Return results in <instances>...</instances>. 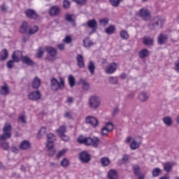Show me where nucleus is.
Segmentation results:
<instances>
[{"label":"nucleus","mask_w":179,"mask_h":179,"mask_svg":"<svg viewBox=\"0 0 179 179\" xmlns=\"http://www.w3.org/2000/svg\"><path fill=\"white\" fill-rule=\"evenodd\" d=\"M9 93V87L6 84L4 86L1 87L0 88V94L1 96H8Z\"/></svg>","instance_id":"nucleus-26"},{"label":"nucleus","mask_w":179,"mask_h":179,"mask_svg":"<svg viewBox=\"0 0 179 179\" xmlns=\"http://www.w3.org/2000/svg\"><path fill=\"white\" fill-rule=\"evenodd\" d=\"M78 143H83L87 146H93V148H98L99 143H100V139L97 137H87V138H82L80 137L78 139Z\"/></svg>","instance_id":"nucleus-2"},{"label":"nucleus","mask_w":179,"mask_h":179,"mask_svg":"<svg viewBox=\"0 0 179 179\" xmlns=\"http://www.w3.org/2000/svg\"><path fill=\"white\" fill-rule=\"evenodd\" d=\"M20 57H22V52L20 51L14 52L12 55L13 61L14 62H19V61H20Z\"/></svg>","instance_id":"nucleus-23"},{"label":"nucleus","mask_w":179,"mask_h":179,"mask_svg":"<svg viewBox=\"0 0 179 179\" xmlns=\"http://www.w3.org/2000/svg\"><path fill=\"white\" fill-rule=\"evenodd\" d=\"M87 124H90L92 127H94V128H96L97 125H99V120L97 118L93 116H87L85 120Z\"/></svg>","instance_id":"nucleus-10"},{"label":"nucleus","mask_w":179,"mask_h":179,"mask_svg":"<svg viewBox=\"0 0 179 179\" xmlns=\"http://www.w3.org/2000/svg\"><path fill=\"white\" fill-rule=\"evenodd\" d=\"M38 26L34 25L33 27H29V29L28 30V34L29 36H33V34H36L37 31H38Z\"/></svg>","instance_id":"nucleus-29"},{"label":"nucleus","mask_w":179,"mask_h":179,"mask_svg":"<svg viewBox=\"0 0 179 179\" xmlns=\"http://www.w3.org/2000/svg\"><path fill=\"white\" fill-rule=\"evenodd\" d=\"M134 173L135 176H139L141 174V168H139V166L138 165L134 166Z\"/></svg>","instance_id":"nucleus-50"},{"label":"nucleus","mask_w":179,"mask_h":179,"mask_svg":"<svg viewBox=\"0 0 179 179\" xmlns=\"http://www.w3.org/2000/svg\"><path fill=\"white\" fill-rule=\"evenodd\" d=\"M105 33H106V34L108 36H110V34H114V33H115V26L110 25L105 29Z\"/></svg>","instance_id":"nucleus-27"},{"label":"nucleus","mask_w":179,"mask_h":179,"mask_svg":"<svg viewBox=\"0 0 179 179\" xmlns=\"http://www.w3.org/2000/svg\"><path fill=\"white\" fill-rule=\"evenodd\" d=\"M13 64H15L13 60H9L7 62V68H8V69H12V68H13Z\"/></svg>","instance_id":"nucleus-56"},{"label":"nucleus","mask_w":179,"mask_h":179,"mask_svg":"<svg viewBox=\"0 0 179 179\" xmlns=\"http://www.w3.org/2000/svg\"><path fill=\"white\" fill-rule=\"evenodd\" d=\"M61 12V8L58 6H53L49 10L50 16H58Z\"/></svg>","instance_id":"nucleus-15"},{"label":"nucleus","mask_w":179,"mask_h":179,"mask_svg":"<svg viewBox=\"0 0 179 179\" xmlns=\"http://www.w3.org/2000/svg\"><path fill=\"white\" fill-rule=\"evenodd\" d=\"M120 36L122 40H128L129 38V34H128V31L125 30H122L120 33Z\"/></svg>","instance_id":"nucleus-37"},{"label":"nucleus","mask_w":179,"mask_h":179,"mask_svg":"<svg viewBox=\"0 0 179 179\" xmlns=\"http://www.w3.org/2000/svg\"><path fill=\"white\" fill-rule=\"evenodd\" d=\"M69 83L71 87H73L75 86V78L73 76L70 75L69 76Z\"/></svg>","instance_id":"nucleus-45"},{"label":"nucleus","mask_w":179,"mask_h":179,"mask_svg":"<svg viewBox=\"0 0 179 179\" xmlns=\"http://www.w3.org/2000/svg\"><path fill=\"white\" fill-rule=\"evenodd\" d=\"M28 99L34 101H36V100H40V99H41V93H40V91L30 92L28 94Z\"/></svg>","instance_id":"nucleus-11"},{"label":"nucleus","mask_w":179,"mask_h":179,"mask_svg":"<svg viewBox=\"0 0 179 179\" xmlns=\"http://www.w3.org/2000/svg\"><path fill=\"white\" fill-rule=\"evenodd\" d=\"M65 20H66V22H69V23H71L73 27L76 26V22H75V20L72 18V15L69 13L66 14Z\"/></svg>","instance_id":"nucleus-30"},{"label":"nucleus","mask_w":179,"mask_h":179,"mask_svg":"<svg viewBox=\"0 0 179 179\" xmlns=\"http://www.w3.org/2000/svg\"><path fill=\"white\" fill-rule=\"evenodd\" d=\"M102 135H104L105 136H107L108 135V133L110 132L106 127L102 128L101 129Z\"/></svg>","instance_id":"nucleus-61"},{"label":"nucleus","mask_w":179,"mask_h":179,"mask_svg":"<svg viewBox=\"0 0 179 179\" xmlns=\"http://www.w3.org/2000/svg\"><path fill=\"white\" fill-rule=\"evenodd\" d=\"M84 47H92L94 43L90 40V37H87L83 40Z\"/></svg>","instance_id":"nucleus-33"},{"label":"nucleus","mask_w":179,"mask_h":179,"mask_svg":"<svg viewBox=\"0 0 179 179\" xmlns=\"http://www.w3.org/2000/svg\"><path fill=\"white\" fill-rule=\"evenodd\" d=\"M18 122H21L22 124H26V116H20L18 118Z\"/></svg>","instance_id":"nucleus-58"},{"label":"nucleus","mask_w":179,"mask_h":179,"mask_svg":"<svg viewBox=\"0 0 179 179\" xmlns=\"http://www.w3.org/2000/svg\"><path fill=\"white\" fill-rule=\"evenodd\" d=\"M62 167H68L69 166V161L66 158H64L60 162Z\"/></svg>","instance_id":"nucleus-47"},{"label":"nucleus","mask_w":179,"mask_h":179,"mask_svg":"<svg viewBox=\"0 0 179 179\" xmlns=\"http://www.w3.org/2000/svg\"><path fill=\"white\" fill-rule=\"evenodd\" d=\"M108 82L110 85H117L118 83V78L110 76L108 78Z\"/></svg>","instance_id":"nucleus-40"},{"label":"nucleus","mask_w":179,"mask_h":179,"mask_svg":"<svg viewBox=\"0 0 179 179\" xmlns=\"http://www.w3.org/2000/svg\"><path fill=\"white\" fill-rule=\"evenodd\" d=\"M1 61H5V59H6L8 58V57H9V52H8V50L6 49H3L1 52Z\"/></svg>","instance_id":"nucleus-35"},{"label":"nucleus","mask_w":179,"mask_h":179,"mask_svg":"<svg viewBox=\"0 0 179 179\" xmlns=\"http://www.w3.org/2000/svg\"><path fill=\"white\" fill-rule=\"evenodd\" d=\"M105 127L109 131V132H111V131L114 129V124H113L111 122H107Z\"/></svg>","instance_id":"nucleus-51"},{"label":"nucleus","mask_w":179,"mask_h":179,"mask_svg":"<svg viewBox=\"0 0 179 179\" xmlns=\"http://www.w3.org/2000/svg\"><path fill=\"white\" fill-rule=\"evenodd\" d=\"M164 171L166 173H170L171 171V169H173V166H174V163L173 162H166L163 164Z\"/></svg>","instance_id":"nucleus-22"},{"label":"nucleus","mask_w":179,"mask_h":179,"mask_svg":"<svg viewBox=\"0 0 179 179\" xmlns=\"http://www.w3.org/2000/svg\"><path fill=\"white\" fill-rule=\"evenodd\" d=\"M76 60L79 68H85V62L83 61V56L82 55H78Z\"/></svg>","instance_id":"nucleus-21"},{"label":"nucleus","mask_w":179,"mask_h":179,"mask_svg":"<svg viewBox=\"0 0 179 179\" xmlns=\"http://www.w3.org/2000/svg\"><path fill=\"white\" fill-rule=\"evenodd\" d=\"M164 23V19H163L162 17H155L153 20L151 21V22L148 24V27L150 29V30H155L156 27H159V29H162Z\"/></svg>","instance_id":"nucleus-3"},{"label":"nucleus","mask_w":179,"mask_h":179,"mask_svg":"<svg viewBox=\"0 0 179 179\" xmlns=\"http://www.w3.org/2000/svg\"><path fill=\"white\" fill-rule=\"evenodd\" d=\"M30 148H31V145L28 141H23L20 145V149L22 150H27V149H30Z\"/></svg>","instance_id":"nucleus-20"},{"label":"nucleus","mask_w":179,"mask_h":179,"mask_svg":"<svg viewBox=\"0 0 179 179\" xmlns=\"http://www.w3.org/2000/svg\"><path fill=\"white\" fill-rule=\"evenodd\" d=\"M78 5H86L87 0H73Z\"/></svg>","instance_id":"nucleus-55"},{"label":"nucleus","mask_w":179,"mask_h":179,"mask_svg":"<svg viewBox=\"0 0 179 179\" xmlns=\"http://www.w3.org/2000/svg\"><path fill=\"white\" fill-rule=\"evenodd\" d=\"M101 101H100V98L97 96H92L90 97L89 99V106L90 108H92V110H97L99 107H100Z\"/></svg>","instance_id":"nucleus-5"},{"label":"nucleus","mask_w":179,"mask_h":179,"mask_svg":"<svg viewBox=\"0 0 179 179\" xmlns=\"http://www.w3.org/2000/svg\"><path fill=\"white\" fill-rule=\"evenodd\" d=\"M65 153H66V150H62L59 151V152L56 155V159H61V157H63V156H65Z\"/></svg>","instance_id":"nucleus-49"},{"label":"nucleus","mask_w":179,"mask_h":179,"mask_svg":"<svg viewBox=\"0 0 179 179\" xmlns=\"http://www.w3.org/2000/svg\"><path fill=\"white\" fill-rule=\"evenodd\" d=\"M44 55V49L43 48H39L36 53L37 58H43Z\"/></svg>","instance_id":"nucleus-46"},{"label":"nucleus","mask_w":179,"mask_h":179,"mask_svg":"<svg viewBox=\"0 0 179 179\" xmlns=\"http://www.w3.org/2000/svg\"><path fill=\"white\" fill-rule=\"evenodd\" d=\"M29 22L23 21L20 27V33H21V34H26V33H29Z\"/></svg>","instance_id":"nucleus-14"},{"label":"nucleus","mask_w":179,"mask_h":179,"mask_svg":"<svg viewBox=\"0 0 179 179\" xmlns=\"http://www.w3.org/2000/svg\"><path fill=\"white\" fill-rule=\"evenodd\" d=\"M162 173V170L159 168H155L152 171L153 177H158V176Z\"/></svg>","instance_id":"nucleus-48"},{"label":"nucleus","mask_w":179,"mask_h":179,"mask_svg":"<svg viewBox=\"0 0 179 179\" xmlns=\"http://www.w3.org/2000/svg\"><path fill=\"white\" fill-rule=\"evenodd\" d=\"M138 99L141 103H145L149 100V94L145 92H141L138 95Z\"/></svg>","instance_id":"nucleus-17"},{"label":"nucleus","mask_w":179,"mask_h":179,"mask_svg":"<svg viewBox=\"0 0 179 179\" xmlns=\"http://www.w3.org/2000/svg\"><path fill=\"white\" fill-rule=\"evenodd\" d=\"M46 132H47V129H45V127H41V129L39 130L38 138L39 139H41L42 136L43 135H45Z\"/></svg>","instance_id":"nucleus-39"},{"label":"nucleus","mask_w":179,"mask_h":179,"mask_svg":"<svg viewBox=\"0 0 179 179\" xmlns=\"http://www.w3.org/2000/svg\"><path fill=\"white\" fill-rule=\"evenodd\" d=\"M138 55L140 58H146V57H149V50L143 49L139 52Z\"/></svg>","instance_id":"nucleus-34"},{"label":"nucleus","mask_w":179,"mask_h":179,"mask_svg":"<svg viewBox=\"0 0 179 179\" xmlns=\"http://www.w3.org/2000/svg\"><path fill=\"white\" fill-rule=\"evenodd\" d=\"M108 22H110L108 18H102L99 20V24L106 27V25L108 24Z\"/></svg>","instance_id":"nucleus-43"},{"label":"nucleus","mask_w":179,"mask_h":179,"mask_svg":"<svg viewBox=\"0 0 179 179\" xmlns=\"http://www.w3.org/2000/svg\"><path fill=\"white\" fill-rule=\"evenodd\" d=\"M175 71L179 73V62H175V67H174Z\"/></svg>","instance_id":"nucleus-64"},{"label":"nucleus","mask_w":179,"mask_h":179,"mask_svg":"<svg viewBox=\"0 0 179 179\" xmlns=\"http://www.w3.org/2000/svg\"><path fill=\"white\" fill-rule=\"evenodd\" d=\"M139 15L143 20H149L150 19V11L147 8H141L139 10Z\"/></svg>","instance_id":"nucleus-7"},{"label":"nucleus","mask_w":179,"mask_h":179,"mask_svg":"<svg viewBox=\"0 0 179 179\" xmlns=\"http://www.w3.org/2000/svg\"><path fill=\"white\" fill-rule=\"evenodd\" d=\"M64 117L65 118H69V119L72 118V112H65Z\"/></svg>","instance_id":"nucleus-62"},{"label":"nucleus","mask_w":179,"mask_h":179,"mask_svg":"<svg viewBox=\"0 0 179 179\" xmlns=\"http://www.w3.org/2000/svg\"><path fill=\"white\" fill-rule=\"evenodd\" d=\"M143 43L145 45H153L155 39L153 38H150V36H145L143 39Z\"/></svg>","instance_id":"nucleus-19"},{"label":"nucleus","mask_w":179,"mask_h":179,"mask_svg":"<svg viewBox=\"0 0 179 179\" xmlns=\"http://www.w3.org/2000/svg\"><path fill=\"white\" fill-rule=\"evenodd\" d=\"M112 6L117 8L120 6V3L122 2V0H109Z\"/></svg>","instance_id":"nucleus-41"},{"label":"nucleus","mask_w":179,"mask_h":179,"mask_svg":"<svg viewBox=\"0 0 179 179\" xmlns=\"http://www.w3.org/2000/svg\"><path fill=\"white\" fill-rule=\"evenodd\" d=\"M22 61L23 64H26V65H29V66L34 65V62L27 56L22 57Z\"/></svg>","instance_id":"nucleus-18"},{"label":"nucleus","mask_w":179,"mask_h":179,"mask_svg":"<svg viewBox=\"0 0 179 179\" xmlns=\"http://www.w3.org/2000/svg\"><path fill=\"white\" fill-rule=\"evenodd\" d=\"M80 160L82 162V163L87 164L90 160H92V158L90 157V155L87 153L86 151H83L79 155Z\"/></svg>","instance_id":"nucleus-6"},{"label":"nucleus","mask_w":179,"mask_h":179,"mask_svg":"<svg viewBox=\"0 0 179 179\" xmlns=\"http://www.w3.org/2000/svg\"><path fill=\"white\" fill-rule=\"evenodd\" d=\"M130 148L132 150H135L139 148V143H137L135 140H134L131 144Z\"/></svg>","instance_id":"nucleus-42"},{"label":"nucleus","mask_w":179,"mask_h":179,"mask_svg":"<svg viewBox=\"0 0 179 179\" xmlns=\"http://www.w3.org/2000/svg\"><path fill=\"white\" fill-rule=\"evenodd\" d=\"M117 71V64L115 62L110 63L105 69L106 73L111 75V73H114Z\"/></svg>","instance_id":"nucleus-13"},{"label":"nucleus","mask_w":179,"mask_h":179,"mask_svg":"<svg viewBox=\"0 0 179 179\" xmlns=\"http://www.w3.org/2000/svg\"><path fill=\"white\" fill-rule=\"evenodd\" d=\"M27 17H29V19H33L34 20H36V19H38V14L36 13V10L33 9H28L25 10L24 12Z\"/></svg>","instance_id":"nucleus-8"},{"label":"nucleus","mask_w":179,"mask_h":179,"mask_svg":"<svg viewBox=\"0 0 179 179\" xmlns=\"http://www.w3.org/2000/svg\"><path fill=\"white\" fill-rule=\"evenodd\" d=\"M1 146L3 148V150H9V143L3 142L1 143Z\"/></svg>","instance_id":"nucleus-52"},{"label":"nucleus","mask_w":179,"mask_h":179,"mask_svg":"<svg viewBox=\"0 0 179 179\" xmlns=\"http://www.w3.org/2000/svg\"><path fill=\"white\" fill-rule=\"evenodd\" d=\"M59 138H61L62 141H64V142H68V141H69V136L66 134H62V136H59Z\"/></svg>","instance_id":"nucleus-57"},{"label":"nucleus","mask_w":179,"mask_h":179,"mask_svg":"<svg viewBox=\"0 0 179 179\" xmlns=\"http://www.w3.org/2000/svg\"><path fill=\"white\" fill-rule=\"evenodd\" d=\"M69 6H71V2H69V1L64 0L63 1V8H64V9H68Z\"/></svg>","instance_id":"nucleus-54"},{"label":"nucleus","mask_w":179,"mask_h":179,"mask_svg":"<svg viewBox=\"0 0 179 179\" xmlns=\"http://www.w3.org/2000/svg\"><path fill=\"white\" fill-rule=\"evenodd\" d=\"M88 70L91 75H94V71H96V66L93 62H90L87 66Z\"/></svg>","instance_id":"nucleus-31"},{"label":"nucleus","mask_w":179,"mask_h":179,"mask_svg":"<svg viewBox=\"0 0 179 179\" xmlns=\"http://www.w3.org/2000/svg\"><path fill=\"white\" fill-rule=\"evenodd\" d=\"M162 121L166 127H171L173 125V119L170 116L164 117Z\"/></svg>","instance_id":"nucleus-24"},{"label":"nucleus","mask_w":179,"mask_h":179,"mask_svg":"<svg viewBox=\"0 0 179 179\" xmlns=\"http://www.w3.org/2000/svg\"><path fill=\"white\" fill-rule=\"evenodd\" d=\"M32 89H38L41 86V79L38 76H36L32 81Z\"/></svg>","instance_id":"nucleus-16"},{"label":"nucleus","mask_w":179,"mask_h":179,"mask_svg":"<svg viewBox=\"0 0 179 179\" xmlns=\"http://www.w3.org/2000/svg\"><path fill=\"white\" fill-rule=\"evenodd\" d=\"M46 147H47L48 150L54 149V142L48 141Z\"/></svg>","instance_id":"nucleus-59"},{"label":"nucleus","mask_w":179,"mask_h":179,"mask_svg":"<svg viewBox=\"0 0 179 179\" xmlns=\"http://www.w3.org/2000/svg\"><path fill=\"white\" fill-rule=\"evenodd\" d=\"M59 80L54 77L50 79V89L52 92H58V90L65 89V78L59 77Z\"/></svg>","instance_id":"nucleus-1"},{"label":"nucleus","mask_w":179,"mask_h":179,"mask_svg":"<svg viewBox=\"0 0 179 179\" xmlns=\"http://www.w3.org/2000/svg\"><path fill=\"white\" fill-rule=\"evenodd\" d=\"M63 41L64 43H66V44H71V43H72V37L67 36L64 38Z\"/></svg>","instance_id":"nucleus-53"},{"label":"nucleus","mask_w":179,"mask_h":179,"mask_svg":"<svg viewBox=\"0 0 179 179\" xmlns=\"http://www.w3.org/2000/svg\"><path fill=\"white\" fill-rule=\"evenodd\" d=\"M87 26L89 29H92V33L97 31V20H96V19L88 20L87 22Z\"/></svg>","instance_id":"nucleus-9"},{"label":"nucleus","mask_w":179,"mask_h":179,"mask_svg":"<svg viewBox=\"0 0 179 179\" xmlns=\"http://www.w3.org/2000/svg\"><path fill=\"white\" fill-rule=\"evenodd\" d=\"M48 155H49V156L52 157L54 155H55V150H54V148L49 149Z\"/></svg>","instance_id":"nucleus-63"},{"label":"nucleus","mask_w":179,"mask_h":179,"mask_svg":"<svg viewBox=\"0 0 179 179\" xmlns=\"http://www.w3.org/2000/svg\"><path fill=\"white\" fill-rule=\"evenodd\" d=\"M169 40V36L166 34H160L157 37V43L159 45L166 44Z\"/></svg>","instance_id":"nucleus-12"},{"label":"nucleus","mask_w":179,"mask_h":179,"mask_svg":"<svg viewBox=\"0 0 179 179\" xmlns=\"http://www.w3.org/2000/svg\"><path fill=\"white\" fill-rule=\"evenodd\" d=\"M100 162L103 167H107V166L110 163V159L106 157L101 158Z\"/></svg>","instance_id":"nucleus-32"},{"label":"nucleus","mask_w":179,"mask_h":179,"mask_svg":"<svg viewBox=\"0 0 179 179\" xmlns=\"http://www.w3.org/2000/svg\"><path fill=\"white\" fill-rule=\"evenodd\" d=\"M47 141L48 142H54L55 141H57V138L54 134H47Z\"/></svg>","instance_id":"nucleus-44"},{"label":"nucleus","mask_w":179,"mask_h":179,"mask_svg":"<svg viewBox=\"0 0 179 179\" xmlns=\"http://www.w3.org/2000/svg\"><path fill=\"white\" fill-rule=\"evenodd\" d=\"M45 50L51 57H57V50L52 47L45 48Z\"/></svg>","instance_id":"nucleus-28"},{"label":"nucleus","mask_w":179,"mask_h":179,"mask_svg":"<svg viewBox=\"0 0 179 179\" xmlns=\"http://www.w3.org/2000/svg\"><path fill=\"white\" fill-rule=\"evenodd\" d=\"M73 101H74L73 97L67 96V99L66 100V103H67V104H72L73 103Z\"/></svg>","instance_id":"nucleus-60"},{"label":"nucleus","mask_w":179,"mask_h":179,"mask_svg":"<svg viewBox=\"0 0 179 179\" xmlns=\"http://www.w3.org/2000/svg\"><path fill=\"white\" fill-rule=\"evenodd\" d=\"M12 136V125L6 123L3 128V134L0 136V141H6Z\"/></svg>","instance_id":"nucleus-4"},{"label":"nucleus","mask_w":179,"mask_h":179,"mask_svg":"<svg viewBox=\"0 0 179 179\" xmlns=\"http://www.w3.org/2000/svg\"><path fill=\"white\" fill-rule=\"evenodd\" d=\"M81 83L83 84V90H89L90 89V84L84 79L80 80Z\"/></svg>","instance_id":"nucleus-38"},{"label":"nucleus","mask_w":179,"mask_h":179,"mask_svg":"<svg viewBox=\"0 0 179 179\" xmlns=\"http://www.w3.org/2000/svg\"><path fill=\"white\" fill-rule=\"evenodd\" d=\"M108 179H117L118 175L117 174V171L111 169L108 173Z\"/></svg>","instance_id":"nucleus-25"},{"label":"nucleus","mask_w":179,"mask_h":179,"mask_svg":"<svg viewBox=\"0 0 179 179\" xmlns=\"http://www.w3.org/2000/svg\"><path fill=\"white\" fill-rule=\"evenodd\" d=\"M57 134L59 136H61L64 134H65V132H66V127L65 126H61L57 131Z\"/></svg>","instance_id":"nucleus-36"}]
</instances>
